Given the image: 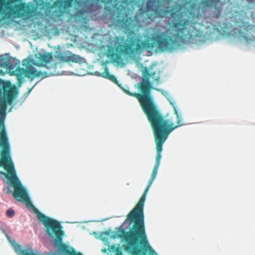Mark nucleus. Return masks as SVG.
I'll return each instance as SVG.
<instances>
[{"label":"nucleus","instance_id":"nucleus-25","mask_svg":"<svg viewBox=\"0 0 255 255\" xmlns=\"http://www.w3.org/2000/svg\"><path fill=\"white\" fill-rule=\"evenodd\" d=\"M31 91V89H30L28 91V93H29Z\"/></svg>","mask_w":255,"mask_h":255},{"label":"nucleus","instance_id":"nucleus-26","mask_svg":"<svg viewBox=\"0 0 255 255\" xmlns=\"http://www.w3.org/2000/svg\"><path fill=\"white\" fill-rule=\"evenodd\" d=\"M26 61V60H23V62H24V61Z\"/></svg>","mask_w":255,"mask_h":255},{"label":"nucleus","instance_id":"nucleus-12","mask_svg":"<svg viewBox=\"0 0 255 255\" xmlns=\"http://www.w3.org/2000/svg\"><path fill=\"white\" fill-rule=\"evenodd\" d=\"M6 9L8 10L9 14L14 17H26L30 13L29 8L23 3L15 4L13 7L7 6Z\"/></svg>","mask_w":255,"mask_h":255},{"label":"nucleus","instance_id":"nucleus-17","mask_svg":"<svg viewBox=\"0 0 255 255\" xmlns=\"http://www.w3.org/2000/svg\"><path fill=\"white\" fill-rule=\"evenodd\" d=\"M102 76L103 77L109 79L115 84L119 85V82L117 80V78L110 73L108 67H106L105 68V71L102 73Z\"/></svg>","mask_w":255,"mask_h":255},{"label":"nucleus","instance_id":"nucleus-7","mask_svg":"<svg viewBox=\"0 0 255 255\" xmlns=\"http://www.w3.org/2000/svg\"><path fill=\"white\" fill-rule=\"evenodd\" d=\"M148 120L153 132L157 151L155 163L154 166L159 167L161 158V153L162 150V145L167 138L169 134L175 129V128L168 126L166 121L163 120L160 116L156 112L148 113Z\"/></svg>","mask_w":255,"mask_h":255},{"label":"nucleus","instance_id":"nucleus-15","mask_svg":"<svg viewBox=\"0 0 255 255\" xmlns=\"http://www.w3.org/2000/svg\"><path fill=\"white\" fill-rule=\"evenodd\" d=\"M55 57L57 59L63 62L78 63L81 61V58L80 56L72 54L71 52L69 55H64L62 52H58L56 53Z\"/></svg>","mask_w":255,"mask_h":255},{"label":"nucleus","instance_id":"nucleus-21","mask_svg":"<svg viewBox=\"0 0 255 255\" xmlns=\"http://www.w3.org/2000/svg\"><path fill=\"white\" fill-rule=\"evenodd\" d=\"M110 234H111V231H106L105 232H102L101 234V238L103 237L104 238H106L107 237H108L110 235Z\"/></svg>","mask_w":255,"mask_h":255},{"label":"nucleus","instance_id":"nucleus-1","mask_svg":"<svg viewBox=\"0 0 255 255\" xmlns=\"http://www.w3.org/2000/svg\"><path fill=\"white\" fill-rule=\"evenodd\" d=\"M196 22L188 19L171 21L165 31L155 33L142 41L140 36L115 37L111 42L119 54L131 56L139 54L144 50L150 51L154 48L160 51H172L179 48L186 42L198 35Z\"/></svg>","mask_w":255,"mask_h":255},{"label":"nucleus","instance_id":"nucleus-5","mask_svg":"<svg viewBox=\"0 0 255 255\" xmlns=\"http://www.w3.org/2000/svg\"><path fill=\"white\" fill-rule=\"evenodd\" d=\"M162 2L159 0H148L147 1L145 9L140 7L139 14L133 17L119 20L118 23L120 26L125 29L135 28L140 24L141 15H146V20L153 21L156 18H163L169 11L163 9Z\"/></svg>","mask_w":255,"mask_h":255},{"label":"nucleus","instance_id":"nucleus-10","mask_svg":"<svg viewBox=\"0 0 255 255\" xmlns=\"http://www.w3.org/2000/svg\"><path fill=\"white\" fill-rule=\"evenodd\" d=\"M47 68L48 70L43 72L37 71L31 65L27 66L26 69L23 68L19 69L18 73L17 72V74L19 76L18 82L16 83L17 86L21 85L24 81V76L32 80L36 77H41L43 78L57 74L56 71V64L52 65Z\"/></svg>","mask_w":255,"mask_h":255},{"label":"nucleus","instance_id":"nucleus-19","mask_svg":"<svg viewBox=\"0 0 255 255\" xmlns=\"http://www.w3.org/2000/svg\"><path fill=\"white\" fill-rule=\"evenodd\" d=\"M110 57L111 58H113V59L115 58L114 61H116V62H118L119 60H120L121 59L120 55H119V54H118L117 53H114V52H113L112 54H111L110 55Z\"/></svg>","mask_w":255,"mask_h":255},{"label":"nucleus","instance_id":"nucleus-14","mask_svg":"<svg viewBox=\"0 0 255 255\" xmlns=\"http://www.w3.org/2000/svg\"><path fill=\"white\" fill-rule=\"evenodd\" d=\"M158 169V167L154 166L151 175V177L148 180L146 187L144 189V191L141 197H140L139 200L138 201L136 205L135 206V207L139 209L142 211H143V206L145 200L146 194L156 176Z\"/></svg>","mask_w":255,"mask_h":255},{"label":"nucleus","instance_id":"nucleus-22","mask_svg":"<svg viewBox=\"0 0 255 255\" xmlns=\"http://www.w3.org/2000/svg\"><path fill=\"white\" fill-rule=\"evenodd\" d=\"M170 15L172 17H178V18H179L181 15V14L180 13H176L175 12H172L170 13Z\"/></svg>","mask_w":255,"mask_h":255},{"label":"nucleus","instance_id":"nucleus-16","mask_svg":"<svg viewBox=\"0 0 255 255\" xmlns=\"http://www.w3.org/2000/svg\"><path fill=\"white\" fill-rule=\"evenodd\" d=\"M220 2L219 0H203L199 3L200 6L202 8L206 7H214L217 9V5Z\"/></svg>","mask_w":255,"mask_h":255},{"label":"nucleus","instance_id":"nucleus-24","mask_svg":"<svg viewBox=\"0 0 255 255\" xmlns=\"http://www.w3.org/2000/svg\"><path fill=\"white\" fill-rule=\"evenodd\" d=\"M0 74H1L2 75H3L4 73L2 72V70H0Z\"/></svg>","mask_w":255,"mask_h":255},{"label":"nucleus","instance_id":"nucleus-3","mask_svg":"<svg viewBox=\"0 0 255 255\" xmlns=\"http://www.w3.org/2000/svg\"><path fill=\"white\" fill-rule=\"evenodd\" d=\"M11 147L8 134L0 133V167H3L7 173L0 171V175L7 179V184L13 187V191L7 187L6 194L12 193L17 201L24 202L26 206L34 208L26 189L22 185L16 176L13 163L10 156Z\"/></svg>","mask_w":255,"mask_h":255},{"label":"nucleus","instance_id":"nucleus-2","mask_svg":"<svg viewBox=\"0 0 255 255\" xmlns=\"http://www.w3.org/2000/svg\"><path fill=\"white\" fill-rule=\"evenodd\" d=\"M144 219L143 211L134 207L116 233L111 236L113 239L119 238L125 243L122 246L124 251L132 255H145V252L138 247L139 244L145 249H151L147 240Z\"/></svg>","mask_w":255,"mask_h":255},{"label":"nucleus","instance_id":"nucleus-11","mask_svg":"<svg viewBox=\"0 0 255 255\" xmlns=\"http://www.w3.org/2000/svg\"><path fill=\"white\" fill-rule=\"evenodd\" d=\"M36 60L31 61V63L33 65L38 67H45L47 69L48 67L53 64H56V68L58 63H51L50 62L52 60L53 56L51 53H37L35 55Z\"/></svg>","mask_w":255,"mask_h":255},{"label":"nucleus","instance_id":"nucleus-20","mask_svg":"<svg viewBox=\"0 0 255 255\" xmlns=\"http://www.w3.org/2000/svg\"><path fill=\"white\" fill-rule=\"evenodd\" d=\"M14 211L11 209H8L6 211V215L8 217H12L14 215Z\"/></svg>","mask_w":255,"mask_h":255},{"label":"nucleus","instance_id":"nucleus-23","mask_svg":"<svg viewBox=\"0 0 255 255\" xmlns=\"http://www.w3.org/2000/svg\"><path fill=\"white\" fill-rule=\"evenodd\" d=\"M195 6H196V5H195L194 3H193V4H192L191 5V8L192 9H193L195 8Z\"/></svg>","mask_w":255,"mask_h":255},{"label":"nucleus","instance_id":"nucleus-9","mask_svg":"<svg viewBox=\"0 0 255 255\" xmlns=\"http://www.w3.org/2000/svg\"><path fill=\"white\" fill-rule=\"evenodd\" d=\"M18 92L15 86L4 84L2 86V95L0 101V133L8 134L4 121L7 104H10L16 98Z\"/></svg>","mask_w":255,"mask_h":255},{"label":"nucleus","instance_id":"nucleus-6","mask_svg":"<svg viewBox=\"0 0 255 255\" xmlns=\"http://www.w3.org/2000/svg\"><path fill=\"white\" fill-rule=\"evenodd\" d=\"M34 212L38 220L41 221L46 229L47 234L51 237H55L54 244L58 249L66 255H83L80 253H75L72 248L63 243L62 238L64 235V232L62 230V226L57 221L49 218L36 208H34Z\"/></svg>","mask_w":255,"mask_h":255},{"label":"nucleus","instance_id":"nucleus-13","mask_svg":"<svg viewBox=\"0 0 255 255\" xmlns=\"http://www.w3.org/2000/svg\"><path fill=\"white\" fill-rule=\"evenodd\" d=\"M1 66L8 70V73L11 76H15L17 78V82H18L19 76L17 74L19 67V62H16L14 60L4 59L0 62Z\"/></svg>","mask_w":255,"mask_h":255},{"label":"nucleus","instance_id":"nucleus-4","mask_svg":"<svg viewBox=\"0 0 255 255\" xmlns=\"http://www.w3.org/2000/svg\"><path fill=\"white\" fill-rule=\"evenodd\" d=\"M155 73H149L147 69H145L143 73V78L140 83L139 86V89L141 94H138L136 93H131L129 91L124 89V91L128 95L136 97L137 98L142 109L145 114L147 118L148 119V114L151 113L152 112L157 113L161 118L166 121L168 126L172 127L171 128H175V129L178 127H181L183 125V119L181 115L178 112L177 108L175 101L172 98L167 92L162 93L163 95L167 97L170 104L173 107L174 111V114L176 116V125L174 126L173 123L170 122L168 120H166L164 117L161 115L160 112L158 109L156 105L154 103L153 99L150 95V90L154 89L152 87V84L149 81V77H151L154 79L155 81H158L159 80V76L155 77Z\"/></svg>","mask_w":255,"mask_h":255},{"label":"nucleus","instance_id":"nucleus-8","mask_svg":"<svg viewBox=\"0 0 255 255\" xmlns=\"http://www.w3.org/2000/svg\"><path fill=\"white\" fill-rule=\"evenodd\" d=\"M73 2L76 7H83L78 10L75 15L77 17L84 20L86 19L85 14L91 13L94 11V8L97 7L94 1H91L89 0H56L51 7L54 8L52 16L58 18L63 16L67 9L72 6Z\"/></svg>","mask_w":255,"mask_h":255},{"label":"nucleus","instance_id":"nucleus-18","mask_svg":"<svg viewBox=\"0 0 255 255\" xmlns=\"http://www.w3.org/2000/svg\"><path fill=\"white\" fill-rule=\"evenodd\" d=\"M118 247H116L115 245H112L109 246V250L110 251L115 252V255H124L121 249L119 248L120 244H118Z\"/></svg>","mask_w":255,"mask_h":255}]
</instances>
